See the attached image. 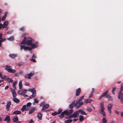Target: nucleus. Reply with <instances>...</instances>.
Segmentation results:
<instances>
[{"label":"nucleus","mask_w":123,"mask_h":123,"mask_svg":"<svg viewBox=\"0 0 123 123\" xmlns=\"http://www.w3.org/2000/svg\"><path fill=\"white\" fill-rule=\"evenodd\" d=\"M34 42V40L30 37H28L26 40V44L27 45L30 46L32 48H36L37 47V45L32 43Z\"/></svg>","instance_id":"f257e3e1"},{"label":"nucleus","mask_w":123,"mask_h":123,"mask_svg":"<svg viewBox=\"0 0 123 123\" xmlns=\"http://www.w3.org/2000/svg\"><path fill=\"white\" fill-rule=\"evenodd\" d=\"M100 105L101 108V110L99 111L100 113L101 114L103 115V117H105L106 115L104 111L105 109L104 107V103L103 102H101L100 104Z\"/></svg>","instance_id":"f03ea898"},{"label":"nucleus","mask_w":123,"mask_h":123,"mask_svg":"<svg viewBox=\"0 0 123 123\" xmlns=\"http://www.w3.org/2000/svg\"><path fill=\"white\" fill-rule=\"evenodd\" d=\"M11 68L10 65H7L5 66V69L8 72L12 73H15L16 70L15 69H12Z\"/></svg>","instance_id":"7ed1b4c3"},{"label":"nucleus","mask_w":123,"mask_h":123,"mask_svg":"<svg viewBox=\"0 0 123 123\" xmlns=\"http://www.w3.org/2000/svg\"><path fill=\"white\" fill-rule=\"evenodd\" d=\"M123 91V83H121V87H120V90H119V92L118 95V99H120L121 98L122 96V94L123 93H122V92Z\"/></svg>","instance_id":"20e7f679"},{"label":"nucleus","mask_w":123,"mask_h":123,"mask_svg":"<svg viewBox=\"0 0 123 123\" xmlns=\"http://www.w3.org/2000/svg\"><path fill=\"white\" fill-rule=\"evenodd\" d=\"M20 46L21 50H22L23 49L25 50H27L31 51L32 50V49L31 47L25 46L23 45H20Z\"/></svg>","instance_id":"39448f33"},{"label":"nucleus","mask_w":123,"mask_h":123,"mask_svg":"<svg viewBox=\"0 0 123 123\" xmlns=\"http://www.w3.org/2000/svg\"><path fill=\"white\" fill-rule=\"evenodd\" d=\"M34 74V73L31 72L30 73L27 74H25L24 75V77L26 79L28 78L29 79H31V77H32Z\"/></svg>","instance_id":"423d86ee"},{"label":"nucleus","mask_w":123,"mask_h":123,"mask_svg":"<svg viewBox=\"0 0 123 123\" xmlns=\"http://www.w3.org/2000/svg\"><path fill=\"white\" fill-rule=\"evenodd\" d=\"M65 115L67 116H68V111L66 110L62 112L61 114L59 116V117L60 118H62L63 117L64 115Z\"/></svg>","instance_id":"0eeeda50"},{"label":"nucleus","mask_w":123,"mask_h":123,"mask_svg":"<svg viewBox=\"0 0 123 123\" xmlns=\"http://www.w3.org/2000/svg\"><path fill=\"white\" fill-rule=\"evenodd\" d=\"M79 114L78 111L74 112L73 114H71L69 117V118H76L77 116Z\"/></svg>","instance_id":"6e6552de"},{"label":"nucleus","mask_w":123,"mask_h":123,"mask_svg":"<svg viewBox=\"0 0 123 123\" xmlns=\"http://www.w3.org/2000/svg\"><path fill=\"white\" fill-rule=\"evenodd\" d=\"M27 91V90L25 89H22L19 90L18 91V93L19 95H22L26 93Z\"/></svg>","instance_id":"1a4fd4ad"},{"label":"nucleus","mask_w":123,"mask_h":123,"mask_svg":"<svg viewBox=\"0 0 123 123\" xmlns=\"http://www.w3.org/2000/svg\"><path fill=\"white\" fill-rule=\"evenodd\" d=\"M75 101L74 100L72 102V103L70 104L69 105V107L71 109H72L74 107H77V104H76V103H75Z\"/></svg>","instance_id":"9d476101"},{"label":"nucleus","mask_w":123,"mask_h":123,"mask_svg":"<svg viewBox=\"0 0 123 123\" xmlns=\"http://www.w3.org/2000/svg\"><path fill=\"white\" fill-rule=\"evenodd\" d=\"M109 92L108 90H107L106 91L102 93L101 94V95L100 97V98H99V99H100L104 97L105 96H106H106L107 95L108 93Z\"/></svg>","instance_id":"9b49d317"},{"label":"nucleus","mask_w":123,"mask_h":123,"mask_svg":"<svg viewBox=\"0 0 123 123\" xmlns=\"http://www.w3.org/2000/svg\"><path fill=\"white\" fill-rule=\"evenodd\" d=\"M81 92V89L80 88H79L77 89L76 91L75 95L77 96H79Z\"/></svg>","instance_id":"f8f14e48"},{"label":"nucleus","mask_w":123,"mask_h":123,"mask_svg":"<svg viewBox=\"0 0 123 123\" xmlns=\"http://www.w3.org/2000/svg\"><path fill=\"white\" fill-rule=\"evenodd\" d=\"M112 107V105L111 104H110L107 106L108 110V111L110 113H111V109Z\"/></svg>","instance_id":"ddd939ff"},{"label":"nucleus","mask_w":123,"mask_h":123,"mask_svg":"<svg viewBox=\"0 0 123 123\" xmlns=\"http://www.w3.org/2000/svg\"><path fill=\"white\" fill-rule=\"evenodd\" d=\"M11 104V102L10 101H9L7 103V104L6 105V109H7V111H8L10 109V105Z\"/></svg>","instance_id":"4468645a"},{"label":"nucleus","mask_w":123,"mask_h":123,"mask_svg":"<svg viewBox=\"0 0 123 123\" xmlns=\"http://www.w3.org/2000/svg\"><path fill=\"white\" fill-rule=\"evenodd\" d=\"M10 120V117L9 116H7L4 119V121H6L7 123L9 122Z\"/></svg>","instance_id":"2eb2a0df"},{"label":"nucleus","mask_w":123,"mask_h":123,"mask_svg":"<svg viewBox=\"0 0 123 123\" xmlns=\"http://www.w3.org/2000/svg\"><path fill=\"white\" fill-rule=\"evenodd\" d=\"M49 104H46L43 106L42 108V111H43L45 110L46 109L48 108L49 107Z\"/></svg>","instance_id":"dca6fc26"},{"label":"nucleus","mask_w":123,"mask_h":123,"mask_svg":"<svg viewBox=\"0 0 123 123\" xmlns=\"http://www.w3.org/2000/svg\"><path fill=\"white\" fill-rule=\"evenodd\" d=\"M13 97H15L17 96V94L15 91L14 89H12L11 91Z\"/></svg>","instance_id":"f3484780"},{"label":"nucleus","mask_w":123,"mask_h":123,"mask_svg":"<svg viewBox=\"0 0 123 123\" xmlns=\"http://www.w3.org/2000/svg\"><path fill=\"white\" fill-rule=\"evenodd\" d=\"M78 113L80 112L81 114L83 115H86L87 114L82 109L79 110L78 111Z\"/></svg>","instance_id":"a211bd4d"},{"label":"nucleus","mask_w":123,"mask_h":123,"mask_svg":"<svg viewBox=\"0 0 123 123\" xmlns=\"http://www.w3.org/2000/svg\"><path fill=\"white\" fill-rule=\"evenodd\" d=\"M17 55L16 54H11L9 55V56L10 57L13 59L17 57Z\"/></svg>","instance_id":"6ab92c4d"},{"label":"nucleus","mask_w":123,"mask_h":123,"mask_svg":"<svg viewBox=\"0 0 123 123\" xmlns=\"http://www.w3.org/2000/svg\"><path fill=\"white\" fill-rule=\"evenodd\" d=\"M84 96H82L80 97L79 99L76 101V104H78V103H79L84 98Z\"/></svg>","instance_id":"aec40b11"},{"label":"nucleus","mask_w":123,"mask_h":123,"mask_svg":"<svg viewBox=\"0 0 123 123\" xmlns=\"http://www.w3.org/2000/svg\"><path fill=\"white\" fill-rule=\"evenodd\" d=\"M28 91L31 92L32 94H36V91L34 88L32 89H29Z\"/></svg>","instance_id":"412c9836"},{"label":"nucleus","mask_w":123,"mask_h":123,"mask_svg":"<svg viewBox=\"0 0 123 123\" xmlns=\"http://www.w3.org/2000/svg\"><path fill=\"white\" fill-rule=\"evenodd\" d=\"M36 110V107H34L33 108H32L29 111V114H31Z\"/></svg>","instance_id":"4be33fe9"},{"label":"nucleus","mask_w":123,"mask_h":123,"mask_svg":"<svg viewBox=\"0 0 123 123\" xmlns=\"http://www.w3.org/2000/svg\"><path fill=\"white\" fill-rule=\"evenodd\" d=\"M8 22L7 21H5L3 23V29L5 28L6 27L8 26Z\"/></svg>","instance_id":"5701e85b"},{"label":"nucleus","mask_w":123,"mask_h":123,"mask_svg":"<svg viewBox=\"0 0 123 123\" xmlns=\"http://www.w3.org/2000/svg\"><path fill=\"white\" fill-rule=\"evenodd\" d=\"M24 39L22 40L21 43L19 44V45L20 46V45H22V44L24 45L26 44V40L25 37L24 38Z\"/></svg>","instance_id":"b1692460"},{"label":"nucleus","mask_w":123,"mask_h":123,"mask_svg":"<svg viewBox=\"0 0 123 123\" xmlns=\"http://www.w3.org/2000/svg\"><path fill=\"white\" fill-rule=\"evenodd\" d=\"M6 80H6L7 81H8L9 82H11L12 83L13 81V80H12L11 78H10L8 77V76L6 77Z\"/></svg>","instance_id":"393cba45"},{"label":"nucleus","mask_w":123,"mask_h":123,"mask_svg":"<svg viewBox=\"0 0 123 123\" xmlns=\"http://www.w3.org/2000/svg\"><path fill=\"white\" fill-rule=\"evenodd\" d=\"M21 111H16L13 112V114L15 115H18L21 114Z\"/></svg>","instance_id":"a878e982"},{"label":"nucleus","mask_w":123,"mask_h":123,"mask_svg":"<svg viewBox=\"0 0 123 123\" xmlns=\"http://www.w3.org/2000/svg\"><path fill=\"white\" fill-rule=\"evenodd\" d=\"M93 100L90 99H85L84 101V102L86 103H90Z\"/></svg>","instance_id":"bb28decb"},{"label":"nucleus","mask_w":123,"mask_h":123,"mask_svg":"<svg viewBox=\"0 0 123 123\" xmlns=\"http://www.w3.org/2000/svg\"><path fill=\"white\" fill-rule=\"evenodd\" d=\"M106 98L110 100L111 101L113 100L112 97L111 96L109 95H107Z\"/></svg>","instance_id":"cd10ccee"},{"label":"nucleus","mask_w":123,"mask_h":123,"mask_svg":"<svg viewBox=\"0 0 123 123\" xmlns=\"http://www.w3.org/2000/svg\"><path fill=\"white\" fill-rule=\"evenodd\" d=\"M84 102H81L80 103H78L79 104V105H78V104H77V108H79L83 104H84Z\"/></svg>","instance_id":"c85d7f7f"},{"label":"nucleus","mask_w":123,"mask_h":123,"mask_svg":"<svg viewBox=\"0 0 123 123\" xmlns=\"http://www.w3.org/2000/svg\"><path fill=\"white\" fill-rule=\"evenodd\" d=\"M13 100L16 103H18L19 102V100L17 98H13Z\"/></svg>","instance_id":"c756f323"},{"label":"nucleus","mask_w":123,"mask_h":123,"mask_svg":"<svg viewBox=\"0 0 123 123\" xmlns=\"http://www.w3.org/2000/svg\"><path fill=\"white\" fill-rule=\"evenodd\" d=\"M19 88L20 89H21L22 88V82L21 81H20L19 83Z\"/></svg>","instance_id":"7c9ffc66"},{"label":"nucleus","mask_w":123,"mask_h":123,"mask_svg":"<svg viewBox=\"0 0 123 123\" xmlns=\"http://www.w3.org/2000/svg\"><path fill=\"white\" fill-rule=\"evenodd\" d=\"M13 121L15 123L18 122V117H17L13 119Z\"/></svg>","instance_id":"2f4dec72"},{"label":"nucleus","mask_w":123,"mask_h":123,"mask_svg":"<svg viewBox=\"0 0 123 123\" xmlns=\"http://www.w3.org/2000/svg\"><path fill=\"white\" fill-rule=\"evenodd\" d=\"M37 117L40 120L42 119V114L41 113H39L37 115Z\"/></svg>","instance_id":"473e14b6"},{"label":"nucleus","mask_w":123,"mask_h":123,"mask_svg":"<svg viewBox=\"0 0 123 123\" xmlns=\"http://www.w3.org/2000/svg\"><path fill=\"white\" fill-rule=\"evenodd\" d=\"M17 81H14L13 82V87L15 89H16V85L17 83Z\"/></svg>","instance_id":"72a5a7b5"},{"label":"nucleus","mask_w":123,"mask_h":123,"mask_svg":"<svg viewBox=\"0 0 123 123\" xmlns=\"http://www.w3.org/2000/svg\"><path fill=\"white\" fill-rule=\"evenodd\" d=\"M7 39L9 41H12L14 40V37L12 36L9 38H8Z\"/></svg>","instance_id":"f704fd0d"},{"label":"nucleus","mask_w":123,"mask_h":123,"mask_svg":"<svg viewBox=\"0 0 123 123\" xmlns=\"http://www.w3.org/2000/svg\"><path fill=\"white\" fill-rule=\"evenodd\" d=\"M116 87L113 88L112 90V92L113 94H115V90Z\"/></svg>","instance_id":"c9c22d12"},{"label":"nucleus","mask_w":123,"mask_h":123,"mask_svg":"<svg viewBox=\"0 0 123 123\" xmlns=\"http://www.w3.org/2000/svg\"><path fill=\"white\" fill-rule=\"evenodd\" d=\"M26 105H25L23 106L22 108L21 109V110L22 111H24L25 109H26Z\"/></svg>","instance_id":"e433bc0d"},{"label":"nucleus","mask_w":123,"mask_h":123,"mask_svg":"<svg viewBox=\"0 0 123 123\" xmlns=\"http://www.w3.org/2000/svg\"><path fill=\"white\" fill-rule=\"evenodd\" d=\"M73 121V120L72 119H70L65 121V123H70Z\"/></svg>","instance_id":"4c0bfd02"},{"label":"nucleus","mask_w":123,"mask_h":123,"mask_svg":"<svg viewBox=\"0 0 123 123\" xmlns=\"http://www.w3.org/2000/svg\"><path fill=\"white\" fill-rule=\"evenodd\" d=\"M7 76L6 75H4V76H3V77L2 76V75L1 74V75H0V77L1 78V79H5L6 80V77H7Z\"/></svg>","instance_id":"58836bf2"},{"label":"nucleus","mask_w":123,"mask_h":123,"mask_svg":"<svg viewBox=\"0 0 123 123\" xmlns=\"http://www.w3.org/2000/svg\"><path fill=\"white\" fill-rule=\"evenodd\" d=\"M84 117L82 115H80L79 117V120L80 121H83L84 120Z\"/></svg>","instance_id":"ea45409f"},{"label":"nucleus","mask_w":123,"mask_h":123,"mask_svg":"<svg viewBox=\"0 0 123 123\" xmlns=\"http://www.w3.org/2000/svg\"><path fill=\"white\" fill-rule=\"evenodd\" d=\"M103 123H107V120L106 118L104 117L102 119Z\"/></svg>","instance_id":"a19ab883"},{"label":"nucleus","mask_w":123,"mask_h":123,"mask_svg":"<svg viewBox=\"0 0 123 123\" xmlns=\"http://www.w3.org/2000/svg\"><path fill=\"white\" fill-rule=\"evenodd\" d=\"M73 111H74L72 109H71L68 112V115L72 113L73 112Z\"/></svg>","instance_id":"79ce46f5"},{"label":"nucleus","mask_w":123,"mask_h":123,"mask_svg":"<svg viewBox=\"0 0 123 123\" xmlns=\"http://www.w3.org/2000/svg\"><path fill=\"white\" fill-rule=\"evenodd\" d=\"M36 94H32V95L29 97L30 98H31L35 97L36 96Z\"/></svg>","instance_id":"37998d69"},{"label":"nucleus","mask_w":123,"mask_h":123,"mask_svg":"<svg viewBox=\"0 0 123 123\" xmlns=\"http://www.w3.org/2000/svg\"><path fill=\"white\" fill-rule=\"evenodd\" d=\"M120 101L122 103H123V93L122 94L121 98L120 99Z\"/></svg>","instance_id":"c03bdc74"},{"label":"nucleus","mask_w":123,"mask_h":123,"mask_svg":"<svg viewBox=\"0 0 123 123\" xmlns=\"http://www.w3.org/2000/svg\"><path fill=\"white\" fill-rule=\"evenodd\" d=\"M35 102L36 103H38L39 100L37 98H36L34 99Z\"/></svg>","instance_id":"a18cd8bd"},{"label":"nucleus","mask_w":123,"mask_h":123,"mask_svg":"<svg viewBox=\"0 0 123 123\" xmlns=\"http://www.w3.org/2000/svg\"><path fill=\"white\" fill-rule=\"evenodd\" d=\"M62 110L61 109H59L58 112H57V113L58 114H60L62 112Z\"/></svg>","instance_id":"49530a36"},{"label":"nucleus","mask_w":123,"mask_h":123,"mask_svg":"<svg viewBox=\"0 0 123 123\" xmlns=\"http://www.w3.org/2000/svg\"><path fill=\"white\" fill-rule=\"evenodd\" d=\"M31 103L30 102H29L27 104L26 106H27V107H29V106H31Z\"/></svg>","instance_id":"de8ad7c7"},{"label":"nucleus","mask_w":123,"mask_h":123,"mask_svg":"<svg viewBox=\"0 0 123 123\" xmlns=\"http://www.w3.org/2000/svg\"><path fill=\"white\" fill-rule=\"evenodd\" d=\"M6 15H4L3 17L2 18H1V20L2 21H4L5 19L6 18Z\"/></svg>","instance_id":"09e8293b"},{"label":"nucleus","mask_w":123,"mask_h":123,"mask_svg":"<svg viewBox=\"0 0 123 123\" xmlns=\"http://www.w3.org/2000/svg\"><path fill=\"white\" fill-rule=\"evenodd\" d=\"M57 114V112H55L54 113H52L51 115L54 116H56Z\"/></svg>","instance_id":"8fccbe9b"},{"label":"nucleus","mask_w":123,"mask_h":123,"mask_svg":"<svg viewBox=\"0 0 123 123\" xmlns=\"http://www.w3.org/2000/svg\"><path fill=\"white\" fill-rule=\"evenodd\" d=\"M35 59H31L30 60L33 62H36V61Z\"/></svg>","instance_id":"3c124183"},{"label":"nucleus","mask_w":123,"mask_h":123,"mask_svg":"<svg viewBox=\"0 0 123 123\" xmlns=\"http://www.w3.org/2000/svg\"><path fill=\"white\" fill-rule=\"evenodd\" d=\"M20 30L21 31H24L25 30V29L24 27H22L20 28Z\"/></svg>","instance_id":"603ef678"},{"label":"nucleus","mask_w":123,"mask_h":123,"mask_svg":"<svg viewBox=\"0 0 123 123\" xmlns=\"http://www.w3.org/2000/svg\"><path fill=\"white\" fill-rule=\"evenodd\" d=\"M6 39L5 38H1V39L0 40V42H3L4 41H5Z\"/></svg>","instance_id":"864d4df0"},{"label":"nucleus","mask_w":123,"mask_h":123,"mask_svg":"<svg viewBox=\"0 0 123 123\" xmlns=\"http://www.w3.org/2000/svg\"><path fill=\"white\" fill-rule=\"evenodd\" d=\"M87 110L89 112H91L92 111L91 109L90 108H88L87 109Z\"/></svg>","instance_id":"5fc2aeb1"},{"label":"nucleus","mask_w":123,"mask_h":123,"mask_svg":"<svg viewBox=\"0 0 123 123\" xmlns=\"http://www.w3.org/2000/svg\"><path fill=\"white\" fill-rule=\"evenodd\" d=\"M36 57L35 56L34 54H33L32 56V59H35L36 58Z\"/></svg>","instance_id":"6e6d98bb"},{"label":"nucleus","mask_w":123,"mask_h":123,"mask_svg":"<svg viewBox=\"0 0 123 123\" xmlns=\"http://www.w3.org/2000/svg\"><path fill=\"white\" fill-rule=\"evenodd\" d=\"M19 76V73H16L15 74V76L18 77Z\"/></svg>","instance_id":"4d7b16f0"},{"label":"nucleus","mask_w":123,"mask_h":123,"mask_svg":"<svg viewBox=\"0 0 123 123\" xmlns=\"http://www.w3.org/2000/svg\"><path fill=\"white\" fill-rule=\"evenodd\" d=\"M114 112L117 115H119V112L117 111H115Z\"/></svg>","instance_id":"13d9d810"},{"label":"nucleus","mask_w":123,"mask_h":123,"mask_svg":"<svg viewBox=\"0 0 123 123\" xmlns=\"http://www.w3.org/2000/svg\"><path fill=\"white\" fill-rule=\"evenodd\" d=\"M29 123H34V122L32 119H31Z\"/></svg>","instance_id":"bf43d9fd"},{"label":"nucleus","mask_w":123,"mask_h":123,"mask_svg":"<svg viewBox=\"0 0 123 123\" xmlns=\"http://www.w3.org/2000/svg\"><path fill=\"white\" fill-rule=\"evenodd\" d=\"M92 93H90V94H89V96L88 98H91L92 97Z\"/></svg>","instance_id":"052dcab7"},{"label":"nucleus","mask_w":123,"mask_h":123,"mask_svg":"<svg viewBox=\"0 0 123 123\" xmlns=\"http://www.w3.org/2000/svg\"><path fill=\"white\" fill-rule=\"evenodd\" d=\"M44 104H44V103L42 102L41 103V105H40V106H43L44 105Z\"/></svg>","instance_id":"680f3d73"},{"label":"nucleus","mask_w":123,"mask_h":123,"mask_svg":"<svg viewBox=\"0 0 123 123\" xmlns=\"http://www.w3.org/2000/svg\"><path fill=\"white\" fill-rule=\"evenodd\" d=\"M94 89L93 88H92V91H91V93H92V94L94 92Z\"/></svg>","instance_id":"e2e57ef3"},{"label":"nucleus","mask_w":123,"mask_h":123,"mask_svg":"<svg viewBox=\"0 0 123 123\" xmlns=\"http://www.w3.org/2000/svg\"><path fill=\"white\" fill-rule=\"evenodd\" d=\"M3 28V25L1 23L0 24V29L2 28Z\"/></svg>","instance_id":"0e129e2a"},{"label":"nucleus","mask_w":123,"mask_h":123,"mask_svg":"<svg viewBox=\"0 0 123 123\" xmlns=\"http://www.w3.org/2000/svg\"><path fill=\"white\" fill-rule=\"evenodd\" d=\"M22 64V63H19L18 64V66H21Z\"/></svg>","instance_id":"69168bd1"},{"label":"nucleus","mask_w":123,"mask_h":123,"mask_svg":"<svg viewBox=\"0 0 123 123\" xmlns=\"http://www.w3.org/2000/svg\"><path fill=\"white\" fill-rule=\"evenodd\" d=\"M78 120V119H73V121L74 122H75Z\"/></svg>","instance_id":"338daca9"},{"label":"nucleus","mask_w":123,"mask_h":123,"mask_svg":"<svg viewBox=\"0 0 123 123\" xmlns=\"http://www.w3.org/2000/svg\"><path fill=\"white\" fill-rule=\"evenodd\" d=\"M121 116L123 118V111L121 113Z\"/></svg>","instance_id":"774afa93"}]
</instances>
